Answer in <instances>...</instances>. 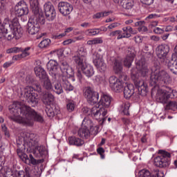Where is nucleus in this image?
I'll return each mask as SVG.
<instances>
[{"mask_svg": "<svg viewBox=\"0 0 177 177\" xmlns=\"http://www.w3.org/2000/svg\"><path fill=\"white\" fill-rule=\"evenodd\" d=\"M155 34H164V29L156 27L153 29Z\"/></svg>", "mask_w": 177, "mask_h": 177, "instance_id": "nucleus-55", "label": "nucleus"}, {"mask_svg": "<svg viewBox=\"0 0 177 177\" xmlns=\"http://www.w3.org/2000/svg\"><path fill=\"white\" fill-rule=\"evenodd\" d=\"M80 26L81 27H84V28H88V27H91V23L84 22V23H82Z\"/></svg>", "mask_w": 177, "mask_h": 177, "instance_id": "nucleus-63", "label": "nucleus"}, {"mask_svg": "<svg viewBox=\"0 0 177 177\" xmlns=\"http://www.w3.org/2000/svg\"><path fill=\"white\" fill-rule=\"evenodd\" d=\"M30 9L35 15L32 17L37 21L38 24L44 25L46 23L45 17L41 15V8H39V3L38 0H30Z\"/></svg>", "mask_w": 177, "mask_h": 177, "instance_id": "nucleus-8", "label": "nucleus"}, {"mask_svg": "<svg viewBox=\"0 0 177 177\" xmlns=\"http://www.w3.org/2000/svg\"><path fill=\"white\" fill-rule=\"evenodd\" d=\"M26 173L23 170L17 171L15 174L16 177H26Z\"/></svg>", "mask_w": 177, "mask_h": 177, "instance_id": "nucleus-52", "label": "nucleus"}, {"mask_svg": "<svg viewBox=\"0 0 177 177\" xmlns=\"http://www.w3.org/2000/svg\"><path fill=\"white\" fill-rule=\"evenodd\" d=\"M35 73L36 76L39 78V80H46L48 77V74H46V71L41 66H37L35 68Z\"/></svg>", "mask_w": 177, "mask_h": 177, "instance_id": "nucleus-32", "label": "nucleus"}, {"mask_svg": "<svg viewBox=\"0 0 177 177\" xmlns=\"http://www.w3.org/2000/svg\"><path fill=\"white\" fill-rule=\"evenodd\" d=\"M122 122L124 125H129V124H131V120H129L127 118H122Z\"/></svg>", "mask_w": 177, "mask_h": 177, "instance_id": "nucleus-58", "label": "nucleus"}, {"mask_svg": "<svg viewBox=\"0 0 177 177\" xmlns=\"http://www.w3.org/2000/svg\"><path fill=\"white\" fill-rule=\"evenodd\" d=\"M131 26H124L122 28V30H120V38H121V39L123 38H131Z\"/></svg>", "mask_w": 177, "mask_h": 177, "instance_id": "nucleus-36", "label": "nucleus"}, {"mask_svg": "<svg viewBox=\"0 0 177 177\" xmlns=\"http://www.w3.org/2000/svg\"><path fill=\"white\" fill-rule=\"evenodd\" d=\"M113 68L115 74L119 75V78L122 81H127L128 80V76L124 72V69L122 68V62H121L118 59H114L113 62Z\"/></svg>", "mask_w": 177, "mask_h": 177, "instance_id": "nucleus-16", "label": "nucleus"}, {"mask_svg": "<svg viewBox=\"0 0 177 177\" xmlns=\"http://www.w3.org/2000/svg\"><path fill=\"white\" fill-rule=\"evenodd\" d=\"M131 107V104L129 102L124 103L121 107V111L124 115H129V108Z\"/></svg>", "mask_w": 177, "mask_h": 177, "instance_id": "nucleus-43", "label": "nucleus"}, {"mask_svg": "<svg viewBox=\"0 0 177 177\" xmlns=\"http://www.w3.org/2000/svg\"><path fill=\"white\" fill-rule=\"evenodd\" d=\"M85 34L88 37H95V35H99V31L97 28H91L86 30Z\"/></svg>", "mask_w": 177, "mask_h": 177, "instance_id": "nucleus-45", "label": "nucleus"}, {"mask_svg": "<svg viewBox=\"0 0 177 177\" xmlns=\"http://www.w3.org/2000/svg\"><path fill=\"white\" fill-rule=\"evenodd\" d=\"M91 114L95 118V120H99L100 121H102V122H104L106 120H107V113H109V111L107 110V108H105L104 106H100L98 105V106H93L90 109Z\"/></svg>", "mask_w": 177, "mask_h": 177, "instance_id": "nucleus-9", "label": "nucleus"}, {"mask_svg": "<svg viewBox=\"0 0 177 177\" xmlns=\"http://www.w3.org/2000/svg\"><path fill=\"white\" fill-rule=\"evenodd\" d=\"M141 3L143 5H147V6H150L154 2V0H140Z\"/></svg>", "mask_w": 177, "mask_h": 177, "instance_id": "nucleus-51", "label": "nucleus"}, {"mask_svg": "<svg viewBox=\"0 0 177 177\" xmlns=\"http://www.w3.org/2000/svg\"><path fill=\"white\" fill-rule=\"evenodd\" d=\"M61 85L62 86V88L65 89V91H68L69 92L74 91V86L71 85V83L68 82V80H67V77L66 76L62 77L61 80Z\"/></svg>", "mask_w": 177, "mask_h": 177, "instance_id": "nucleus-33", "label": "nucleus"}, {"mask_svg": "<svg viewBox=\"0 0 177 177\" xmlns=\"http://www.w3.org/2000/svg\"><path fill=\"white\" fill-rule=\"evenodd\" d=\"M34 91L40 93L42 92V87L39 84H36L35 86H28L25 88V97H26L28 103L31 104L32 107H35L39 102L38 95L34 93Z\"/></svg>", "mask_w": 177, "mask_h": 177, "instance_id": "nucleus-5", "label": "nucleus"}, {"mask_svg": "<svg viewBox=\"0 0 177 177\" xmlns=\"http://www.w3.org/2000/svg\"><path fill=\"white\" fill-rule=\"evenodd\" d=\"M74 28L73 27H69L66 29H65V32L64 33H61L59 35H55L53 36L54 39H61V38H63V37H66V34L68 32H71Z\"/></svg>", "mask_w": 177, "mask_h": 177, "instance_id": "nucleus-44", "label": "nucleus"}, {"mask_svg": "<svg viewBox=\"0 0 177 177\" xmlns=\"http://www.w3.org/2000/svg\"><path fill=\"white\" fill-rule=\"evenodd\" d=\"M50 46V39H43L38 45L41 49H46Z\"/></svg>", "mask_w": 177, "mask_h": 177, "instance_id": "nucleus-42", "label": "nucleus"}, {"mask_svg": "<svg viewBox=\"0 0 177 177\" xmlns=\"http://www.w3.org/2000/svg\"><path fill=\"white\" fill-rule=\"evenodd\" d=\"M94 40V45H97L99 44L103 43V38L102 37H95L93 39Z\"/></svg>", "mask_w": 177, "mask_h": 177, "instance_id": "nucleus-54", "label": "nucleus"}, {"mask_svg": "<svg viewBox=\"0 0 177 177\" xmlns=\"http://www.w3.org/2000/svg\"><path fill=\"white\" fill-rule=\"evenodd\" d=\"M160 17V16L157 14H151L146 17V20H149V19H157Z\"/></svg>", "mask_w": 177, "mask_h": 177, "instance_id": "nucleus-57", "label": "nucleus"}, {"mask_svg": "<svg viewBox=\"0 0 177 177\" xmlns=\"http://www.w3.org/2000/svg\"><path fill=\"white\" fill-rule=\"evenodd\" d=\"M149 85L153 88H158L156 93V102L162 104H167L169 99H176L177 91L171 87L166 86L165 88H160L164 84H168L169 74L164 70L160 69V66H153L151 69Z\"/></svg>", "mask_w": 177, "mask_h": 177, "instance_id": "nucleus-1", "label": "nucleus"}, {"mask_svg": "<svg viewBox=\"0 0 177 177\" xmlns=\"http://www.w3.org/2000/svg\"><path fill=\"white\" fill-rule=\"evenodd\" d=\"M135 56H136L135 50H131V51L129 50L128 54L123 62L124 67H127L128 68H129L131 66H132V63H133V59H135Z\"/></svg>", "mask_w": 177, "mask_h": 177, "instance_id": "nucleus-28", "label": "nucleus"}, {"mask_svg": "<svg viewBox=\"0 0 177 177\" xmlns=\"http://www.w3.org/2000/svg\"><path fill=\"white\" fill-rule=\"evenodd\" d=\"M12 18H10L11 23L6 24V39L8 41H12L13 38L15 39H19L21 38L23 33H21V28L20 27V24L19 23L18 17L15 15L13 17V12L11 13Z\"/></svg>", "mask_w": 177, "mask_h": 177, "instance_id": "nucleus-4", "label": "nucleus"}, {"mask_svg": "<svg viewBox=\"0 0 177 177\" xmlns=\"http://www.w3.org/2000/svg\"><path fill=\"white\" fill-rule=\"evenodd\" d=\"M111 100H113V97H111V96L107 94H104L100 97L98 106L104 107L105 109H109L111 104Z\"/></svg>", "mask_w": 177, "mask_h": 177, "instance_id": "nucleus-24", "label": "nucleus"}, {"mask_svg": "<svg viewBox=\"0 0 177 177\" xmlns=\"http://www.w3.org/2000/svg\"><path fill=\"white\" fill-rule=\"evenodd\" d=\"M97 153L100 154L101 158H104V149L100 147L97 149Z\"/></svg>", "mask_w": 177, "mask_h": 177, "instance_id": "nucleus-50", "label": "nucleus"}, {"mask_svg": "<svg viewBox=\"0 0 177 177\" xmlns=\"http://www.w3.org/2000/svg\"><path fill=\"white\" fill-rule=\"evenodd\" d=\"M145 24L146 22H145V21H137L135 23V27H138V32L143 34L149 31V29L147 28V27L145 26Z\"/></svg>", "mask_w": 177, "mask_h": 177, "instance_id": "nucleus-37", "label": "nucleus"}, {"mask_svg": "<svg viewBox=\"0 0 177 177\" xmlns=\"http://www.w3.org/2000/svg\"><path fill=\"white\" fill-rule=\"evenodd\" d=\"M162 64L167 66L173 74L177 75V59L174 60L169 58L168 60L163 62Z\"/></svg>", "mask_w": 177, "mask_h": 177, "instance_id": "nucleus-26", "label": "nucleus"}, {"mask_svg": "<svg viewBox=\"0 0 177 177\" xmlns=\"http://www.w3.org/2000/svg\"><path fill=\"white\" fill-rule=\"evenodd\" d=\"M28 6L27 5V3L22 0L16 4L14 14L18 17H21V16H26L28 15Z\"/></svg>", "mask_w": 177, "mask_h": 177, "instance_id": "nucleus-17", "label": "nucleus"}, {"mask_svg": "<svg viewBox=\"0 0 177 177\" xmlns=\"http://www.w3.org/2000/svg\"><path fill=\"white\" fill-rule=\"evenodd\" d=\"M134 41L136 44H141V42L143 41V38H142L140 36H135Z\"/></svg>", "mask_w": 177, "mask_h": 177, "instance_id": "nucleus-56", "label": "nucleus"}, {"mask_svg": "<svg viewBox=\"0 0 177 177\" xmlns=\"http://www.w3.org/2000/svg\"><path fill=\"white\" fill-rule=\"evenodd\" d=\"M73 5L66 1H61L58 3V10L63 16H68L73 12Z\"/></svg>", "mask_w": 177, "mask_h": 177, "instance_id": "nucleus-21", "label": "nucleus"}, {"mask_svg": "<svg viewBox=\"0 0 177 177\" xmlns=\"http://www.w3.org/2000/svg\"><path fill=\"white\" fill-rule=\"evenodd\" d=\"M136 68L140 71L142 77H147L150 70L147 68L145 61H139L137 62Z\"/></svg>", "mask_w": 177, "mask_h": 177, "instance_id": "nucleus-25", "label": "nucleus"}, {"mask_svg": "<svg viewBox=\"0 0 177 177\" xmlns=\"http://www.w3.org/2000/svg\"><path fill=\"white\" fill-rule=\"evenodd\" d=\"M59 68L63 77L71 78L74 75V70L66 61H62L59 64Z\"/></svg>", "mask_w": 177, "mask_h": 177, "instance_id": "nucleus-19", "label": "nucleus"}, {"mask_svg": "<svg viewBox=\"0 0 177 177\" xmlns=\"http://www.w3.org/2000/svg\"><path fill=\"white\" fill-rule=\"evenodd\" d=\"M43 88L46 91H52L53 89V85H52V82H50V80L47 77L46 79H43Z\"/></svg>", "mask_w": 177, "mask_h": 177, "instance_id": "nucleus-40", "label": "nucleus"}, {"mask_svg": "<svg viewBox=\"0 0 177 177\" xmlns=\"http://www.w3.org/2000/svg\"><path fill=\"white\" fill-rule=\"evenodd\" d=\"M165 106V110H176L177 109V102L176 101H169Z\"/></svg>", "mask_w": 177, "mask_h": 177, "instance_id": "nucleus-41", "label": "nucleus"}, {"mask_svg": "<svg viewBox=\"0 0 177 177\" xmlns=\"http://www.w3.org/2000/svg\"><path fill=\"white\" fill-rule=\"evenodd\" d=\"M45 111L48 117H55V111H53V109L52 108V106H50V105L46 107Z\"/></svg>", "mask_w": 177, "mask_h": 177, "instance_id": "nucleus-46", "label": "nucleus"}, {"mask_svg": "<svg viewBox=\"0 0 177 177\" xmlns=\"http://www.w3.org/2000/svg\"><path fill=\"white\" fill-rule=\"evenodd\" d=\"M26 81L28 85H32V84H34V78L31 77L30 76H27L26 77Z\"/></svg>", "mask_w": 177, "mask_h": 177, "instance_id": "nucleus-53", "label": "nucleus"}, {"mask_svg": "<svg viewBox=\"0 0 177 177\" xmlns=\"http://www.w3.org/2000/svg\"><path fill=\"white\" fill-rule=\"evenodd\" d=\"M159 156L153 159V164L158 168H168L171 165V153L165 150L160 149Z\"/></svg>", "mask_w": 177, "mask_h": 177, "instance_id": "nucleus-6", "label": "nucleus"}, {"mask_svg": "<svg viewBox=\"0 0 177 177\" xmlns=\"http://www.w3.org/2000/svg\"><path fill=\"white\" fill-rule=\"evenodd\" d=\"M77 134L82 139H88L91 136V131L88 127H82L78 130Z\"/></svg>", "mask_w": 177, "mask_h": 177, "instance_id": "nucleus-35", "label": "nucleus"}, {"mask_svg": "<svg viewBox=\"0 0 177 177\" xmlns=\"http://www.w3.org/2000/svg\"><path fill=\"white\" fill-rule=\"evenodd\" d=\"M4 177H15L13 171H6Z\"/></svg>", "mask_w": 177, "mask_h": 177, "instance_id": "nucleus-64", "label": "nucleus"}, {"mask_svg": "<svg viewBox=\"0 0 177 177\" xmlns=\"http://www.w3.org/2000/svg\"><path fill=\"white\" fill-rule=\"evenodd\" d=\"M93 63L100 73H104L107 69V65L104 63L103 55L97 52H94L93 54Z\"/></svg>", "mask_w": 177, "mask_h": 177, "instance_id": "nucleus-10", "label": "nucleus"}, {"mask_svg": "<svg viewBox=\"0 0 177 177\" xmlns=\"http://www.w3.org/2000/svg\"><path fill=\"white\" fill-rule=\"evenodd\" d=\"M17 153L20 160L22 161H27L29 160V162L32 164V165H38L39 164H42L44 162V159L37 160L32 154H29V157L27 153H24V151L20 148L17 149Z\"/></svg>", "mask_w": 177, "mask_h": 177, "instance_id": "nucleus-11", "label": "nucleus"}, {"mask_svg": "<svg viewBox=\"0 0 177 177\" xmlns=\"http://www.w3.org/2000/svg\"><path fill=\"white\" fill-rule=\"evenodd\" d=\"M8 109L14 117H16V121L19 124L26 125V127H32L34 121L37 122H44V118L41 114L37 113L35 110L30 106L24 105L20 106L17 103H13L9 106Z\"/></svg>", "mask_w": 177, "mask_h": 177, "instance_id": "nucleus-2", "label": "nucleus"}, {"mask_svg": "<svg viewBox=\"0 0 177 177\" xmlns=\"http://www.w3.org/2000/svg\"><path fill=\"white\" fill-rule=\"evenodd\" d=\"M46 68L48 71H49V75L52 77V81H57L60 74L57 73L59 70V64L56 60L50 59L46 64Z\"/></svg>", "mask_w": 177, "mask_h": 177, "instance_id": "nucleus-13", "label": "nucleus"}, {"mask_svg": "<svg viewBox=\"0 0 177 177\" xmlns=\"http://www.w3.org/2000/svg\"><path fill=\"white\" fill-rule=\"evenodd\" d=\"M73 40L71 39H66L63 41V45H70V44H73Z\"/></svg>", "mask_w": 177, "mask_h": 177, "instance_id": "nucleus-62", "label": "nucleus"}, {"mask_svg": "<svg viewBox=\"0 0 177 177\" xmlns=\"http://www.w3.org/2000/svg\"><path fill=\"white\" fill-rule=\"evenodd\" d=\"M52 91L57 95H62V93H63V86H62V83L59 82H55Z\"/></svg>", "mask_w": 177, "mask_h": 177, "instance_id": "nucleus-39", "label": "nucleus"}, {"mask_svg": "<svg viewBox=\"0 0 177 177\" xmlns=\"http://www.w3.org/2000/svg\"><path fill=\"white\" fill-rule=\"evenodd\" d=\"M115 27H118V23H113L108 26L109 30H113V28H115Z\"/></svg>", "mask_w": 177, "mask_h": 177, "instance_id": "nucleus-61", "label": "nucleus"}, {"mask_svg": "<svg viewBox=\"0 0 177 177\" xmlns=\"http://www.w3.org/2000/svg\"><path fill=\"white\" fill-rule=\"evenodd\" d=\"M44 10L46 15V19L48 21H53L56 19V10L50 2L46 3L44 5Z\"/></svg>", "mask_w": 177, "mask_h": 177, "instance_id": "nucleus-18", "label": "nucleus"}, {"mask_svg": "<svg viewBox=\"0 0 177 177\" xmlns=\"http://www.w3.org/2000/svg\"><path fill=\"white\" fill-rule=\"evenodd\" d=\"M76 77L80 83L82 82V73L80 71L76 73Z\"/></svg>", "mask_w": 177, "mask_h": 177, "instance_id": "nucleus-59", "label": "nucleus"}, {"mask_svg": "<svg viewBox=\"0 0 177 177\" xmlns=\"http://www.w3.org/2000/svg\"><path fill=\"white\" fill-rule=\"evenodd\" d=\"M41 102L46 106H52L55 102V95L49 92L45 93L42 96Z\"/></svg>", "mask_w": 177, "mask_h": 177, "instance_id": "nucleus-27", "label": "nucleus"}, {"mask_svg": "<svg viewBox=\"0 0 177 177\" xmlns=\"http://www.w3.org/2000/svg\"><path fill=\"white\" fill-rule=\"evenodd\" d=\"M28 146L29 147H34L38 145L39 140L38 139V136L35 133H31L28 134Z\"/></svg>", "mask_w": 177, "mask_h": 177, "instance_id": "nucleus-31", "label": "nucleus"}, {"mask_svg": "<svg viewBox=\"0 0 177 177\" xmlns=\"http://www.w3.org/2000/svg\"><path fill=\"white\" fill-rule=\"evenodd\" d=\"M68 142L71 146H76L77 147H81L85 144L84 140L75 136H70L68 138Z\"/></svg>", "mask_w": 177, "mask_h": 177, "instance_id": "nucleus-29", "label": "nucleus"}, {"mask_svg": "<svg viewBox=\"0 0 177 177\" xmlns=\"http://www.w3.org/2000/svg\"><path fill=\"white\" fill-rule=\"evenodd\" d=\"M121 3H122L123 9L127 10V12H131L133 9V6H135L133 0H122Z\"/></svg>", "mask_w": 177, "mask_h": 177, "instance_id": "nucleus-34", "label": "nucleus"}, {"mask_svg": "<svg viewBox=\"0 0 177 177\" xmlns=\"http://www.w3.org/2000/svg\"><path fill=\"white\" fill-rule=\"evenodd\" d=\"M86 50L84 47H81L77 50L75 55L72 57V62L81 68L83 74L87 78H91L95 75V70L93 66L85 63L86 62Z\"/></svg>", "mask_w": 177, "mask_h": 177, "instance_id": "nucleus-3", "label": "nucleus"}, {"mask_svg": "<svg viewBox=\"0 0 177 177\" xmlns=\"http://www.w3.org/2000/svg\"><path fill=\"white\" fill-rule=\"evenodd\" d=\"M156 53L158 59H160L162 64L165 63L167 60L169 59V46L167 44L159 45L156 48Z\"/></svg>", "mask_w": 177, "mask_h": 177, "instance_id": "nucleus-14", "label": "nucleus"}, {"mask_svg": "<svg viewBox=\"0 0 177 177\" xmlns=\"http://www.w3.org/2000/svg\"><path fill=\"white\" fill-rule=\"evenodd\" d=\"M109 81V86L113 92L120 93L124 91L122 83L127 80H122L120 77L118 79L115 76H111Z\"/></svg>", "mask_w": 177, "mask_h": 177, "instance_id": "nucleus-15", "label": "nucleus"}, {"mask_svg": "<svg viewBox=\"0 0 177 177\" xmlns=\"http://www.w3.org/2000/svg\"><path fill=\"white\" fill-rule=\"evenodd\" d=\"M12 64H13V62H11V61L7 62L3 64V68H8V67H10V66H12Z\"/></svg>", "mask_w": 177, "mask_h": 177, "instance_id": "nucleus-60", "label": "nucleus"}, {"mask_svg": "<svg viewBox=\"0 0 177 177\" xmlns=\"http://www.w3.org/2000/svg\"><path fill=\"white\" fill-rule=\"evenodd\" d=\"M31 49V47H26L24 49L19 47H13L7 50V53H19V52H22L21 54L19 55V57L24 58L27 56H30V53L28 52Z\"/></svg>", "mask_w": 177, "mask_h": 177, "instance_id": "nucleus-23", "label": "nucleus"}, {"mask_svg": "<svg viewBox=\"0 0 177 177\" xmlns=\"http://www.w3.org/2000/svg\"><path fill=\"white\" fill-rule=\"evenodd\" d=\"M8 21H9V19L6 18L4 24H2V21L0 19V38H2V37L6 38V23Z\"/></svg>", "mask_w": 177, "mask_h": 177, "instance_id": "nucleus-38", "label": "nucleus"}, {"mask_svg": "<svg viewBox=\"0 0 177 177\" xmlns=\"http://www.w3.org/2000/svg\"><path fill=\"white\" fill-rule=\"evenodd\" d=\"M84 97L89 104H96L99 102V93L95 91L91 86L86 87Z\"/></svg>", "mask_w": 177, "mask_h": 177, "instance_id": "nucleus-12", "label": "nucleus"}, {"mask_svg": "<svg viewBox=\"0 0 177 177\" xmlns=\"http://www.w3.org/2000/svg\"><path fill=\"white\" fill-rule=\"evenodd\" d=\"M75 109V104L73 102H69L66 104V110L68 113H73Z\"/></svg>", "mask_w": 177, "mask_h": 177, "instance_id": "nucleus-47", "label": "nucleus"}, {"mask_svg": "<svg viewBox=\"0 0 177 177\" xmlns=\"http://www.w3.org/2000/svg\"><path fill=\"white\" fill-rule=\"evenodd\" d=\"M34 149L32 151V153L35 158H42L41 160H44V158L48 156V149L44 145L39 146L37 145L34 146Z\"/></svg>", "mask_w": 177, "mask_h": 177, "instance_id": "nucleus-22", "label": "nucleus"}, {"mask_svg": "<svg viewBox=\"0 0 177 177\" xmlns=\"http://www.w3.org/2000/svg\"><path fill=\"white\" fill-rule=\"evenodd\" d=\"M40 28L41 26L38 21H37V19H32V17H31L28 22L27 32L30 35H35V34L39 32Z\"/></svg>", "mask_w": 177, "mask_h": 177, "instance_id": "nucleus-20", "label": "nucleus"}, {"mask_svg": "<svg viewBox=\"0 0 177 177\" xmlns=\"http://www.w3.org/2000/svg\"><path fill=\"white\" fill-rule=\"evenodd\" d=\"M131 80L134 82L136 89H138V94L146 96L149 92V86L142 78L138 77V74L135 73V68L131 69Z\"/></svg>", "mask_w": 177, "mask_h": 177, "instance_id": "nucleus-7", "label": "nucleus"}, {"mask_svg": "<svg viewBox=\"0 0 177 177\" xmlns=\"http://www.w3.org/2000/svg\"><path fill=\"white\" fill-rule=\"evenodd\" d=\"M123 93L125 99H129V97H131L135 93V87L133 84H128L124 86Z\"/></svg>", "mask_w": 177, "mask_h": 177, "instance_id": "nucleus-30", "label": "nucleus"}, {"mask_svg": "<svg viewBox=\"0 0 177 177\" xmlns=\"http://www.w3.org/2000/svg\"><path fill=\"white\" fill-rule=\"evenodd\" d=\"M7 0H0V15L5 10V4Z\"/></svg>", "mask_w": 177, "mask_h": 177, "instance_id": "nucleus-49", "label": "nucleus"}, {"mask_svg": "<svg viewBox=\"0 0 177 177\" xmlns=\"http://www.w3.org/2000/svg\"><path fill=\"white\" fill-rule=\"evenodd\" d=\"M120 35H121V30H120L112 31L109 33V37H111V38H113V37H117L118 40L121 39V37H120Z\"/></svg>", "mask_w": 177, "mask_h": 177, "instance_id": "nucleus-48", "label": "nucleus"}]
</instances>
